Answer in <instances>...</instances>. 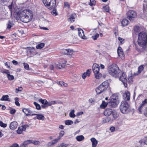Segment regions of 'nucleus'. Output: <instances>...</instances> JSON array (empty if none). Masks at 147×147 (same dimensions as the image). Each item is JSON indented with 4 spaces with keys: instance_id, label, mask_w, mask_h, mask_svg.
<instances>
[{
    "instance_id": "obj_15",
    "label": "nucleus",
    "mask_w": 147,
    "mask_h": 147,
    "mask_svg": "<svg viewBox=\"0 0 147 147\" xmlns=\"http://www.w3.org/2000/svg\"><path fill=\"white\" fill-rule=\"evenodd\" d=\"M123 97L125 100H129L130 98V94L128 91H125L123 94Z\"/></svg>"
},
{
    "instance_id": "obj_29",
    "label": "nucleus",
    "mask_w": 147,
    "mask_h": 147,
    "mask_svg": "<svg viewBox=\"0 0 147 147\" xmlns=\"http://www.w3.org/2000/svg\"><path fill=\"white\" fill-rule=\"evenodd\" d=\"M76 15L75 14H72L70 16V17L68 19V20L69 22H73L74 21V19L75 18V17Z\"/></svg>"
},
{
    "instance_id": "obj_2",
    "label": "nucleus",
    "mask_w": 147,
    "mask_h": 147,
    "mask_svg": "<svg viewBox=\"0 0 147 147\" xmlns=\"http://www.w3.org/2000/svg\"><path fill=\"white\" fill-rule=\"evenodd\" d=\"M108 70L111 75L115 77L117 76L120 72L118 66L115 64L109 65L108 67Z\"/></svg>"
},
{
    "instance_id": "obj_51",
    "label": "nucleus",
    "mask_w": 147,
    "mask_h": 147,
    "mask_svg": "<svg viewBox=\"0 0 147 147\" xmlns=\"http://www.w3.org/2000/svg\"><path fill=\"white\" fill-rule=\"evenodd\" d=\"M55 65H56V66L57 67H55V69H61V67H60V63H55Z\"/></svg>"
},
{
    "instance_id": "obj_32",
    "label": "nucleus",
    "mask_w": 147,
    "mask_h": 147,
    "mask_svg": "<svg viewBox=\"0 0 147 147\" xmlns=\"http://www.w3.org/2000/svg\"><path fill=\"white\" fill-rule=\"evenodd\" d=\"M144 68V67L143 65L140 66L138 68V70L137 73H136V75H138V74H140V73H141V71L143 70Z\"/></svg>"
},
{
    "instance_id": "obj_6",
    "label": "nucleus",
    "mask_w": 147,
    "mask_h": 147,
    "mask_svg": "<svg viewBox=\"0 0 147 147\" xmlns=\"http://www.w3.org/2000/svg\"><path fill=\"white\" fill-rule=\"evenodd\" d=\"M120 109L121 112L123 114H127L129 112L130 110L129 105L126 101L124 100L121 102Z\"/></svg>"
},
{
    "instance_id": "obj_62",
    "label": "nucleus",
    "mask_w": 147,
    "mask_h": 147,
    "mask_svg": "<svg viewBox=\"0 0 147 147\" xmlns=\"http://www.w3.org/2000/svg\"><path fill=\"white\" fill-rule=\"evenodd\" d=\"M22 89V88L21 87H19L18 88L16 89V91L17 90V92H16L17 93L18 91H21Z\"/></svg>"
},
{
    "instance_id": "obj_13",
    "label": "nucleus",
    "mask_w": 147,
    "mask_h": 147,
    "mask_svg": "<svg viewBox=\"0 0 147 147\" xmlns=\"http://www.w3.org/2000/svg\"><path fill=\"white\" fill-rule=\"evenodd\" d=\"M147 104V98H146L144 100L142 101V104L138 108V110L140 113H142V109H143L145 107Z\"/></svg>"
},
{
    "instance_id": "obj_47",
    "label": "nucleus",
    "mask_w": 147,
    "mask_h": 147,
    "mask_svg": "<svg viewBox=\"0 0 147 147\" xmlns=\"http://www.w3.org/2000/svg\"><path fill=\"white\" fill-rule=\"evenodd\" d=\"M55 101H52L50 102H47V104L46 105L47 106H50L53 104H55Z\"/></svg>"
},
{
    "instance_id": "obj_11",
    "label": "nucleus",
    "mask_w": 147,
    "mask_h": 147,
    "mask_svg": "<svg viewBox=\"0 0 147 147\" xmlns=\"http://www.w3.org/2000/svg\"><path fill=\"white\" fill-rule=\"evenodd\" d=\"M119 80L123 82L125 87H126L127 86V80L126 75L124 72H123L120 76Z\"/></svg>"
},
{
    "instance_id": "obj_26",
    "label": "nucleus",
    "mask_w": 147,
    "mask_h": 147,
    "mask_svg": "<svg viewBox=\"0 0 147 147\" xmlns=\"http://www.w3.org/2000/svg\"><path fill=\"white\" fill-rule=\"evenodd\" d=\"M0 100L1 101H10V99L9 98V96L7 95H3L2 97L0 99Z\"/></svg>"
},
{
    "instance_id": "obj_49",
    "label": "nucleus",
    "mask_w": 147,
    "mask_h": 147,
    "mask_svg": "<svg viewBox=\"0 0 147 147\" xmlns=\"http://www.w3.org/2000/svg\"><path fill=\"white\" fill-rule=\"evenodd\" d=\"M15 104L18 106L20 105V104L18 102L19 99L18 98L16 97L15 99Z\"/></svg>"
},
{
    "instance_id": "obj_57",
    "label": "nucleus",
    "mask_w": 147,
    "mask_h": 147,
    "mask_svg": "<svg viewBox=\"0 0 147 147\" xmlns=\"http://www.w3.org/2000/svg\"><path fill=\"white\" fill-rule=\"evenodd\" d=\"M16 112V110L15 109H12L10 110L9 112L11 114H13L15 113Z\"/></svg>"
},
{
    "instance_id": "obj_5",
    "label": "nucleus",
    "mask_w": 147,
    "mask_h": 147,
    "mask_svg": "<svg viewBox=\"0 0 147 147\" xmlns=\"http://www.w3.org/2000/svg\"><path fill=\"white\" fill-rule=\"evenodd\" d=\"M119 98V94L116 93L113 94L111 96L110 98L109 99L110 101V102L109 103V105L113 107H116L118 104L117 102V100Z\"/></svg>"
},
{
    "instance_id": "obj_19",
    "label": "nucleus",
    "mask_w": 147,
    "mask_h": 147,
    "mask_svg": "<svg viewBox=\"0 0 147 147\" xmlns=\"http://www.w3.org/2000/svg\"><path fill=\"white\" fill-rule=\"evenodd\" d=\"M18 123L16 121H13L9 125V127L11 129H15L17 127Z\"/></svg>"
},
{
    "instance_id": "obj_24",
    "label": "nucleus",
    "mask_w": 147,
    "mask_h": 147,
    "mask_svg": "<svg viewBox=\"0 0 147 147\" xmlns=\"http://www.w3.org/2000/svg\"><path fill=\"white\" fill-rule=\"evenodd\" d=\"M22 111L27 116L30 115L31 113L32 112L29 109H23Z\"/></svg>"
},
{
    "instance_id": "obj_35",
    "label": "nucleus",
    "mask_w": 147,
    "mask_h": 147,
    "mask_svg": "<svg viewBox=\"0 0 147 147\" xmlns=\"http://www.w3.org/2000/svg\"><path fill=\"white\" fill-rule=\"evenodd\" d=\"M38 101L44 105H46L47 103V101L46 99H42L41 98L38 100Z\"/></svg>"
},
{
    "instance_id": "obj_27",
    "label": "nucleus",
    "mask_w": 147,
    "mask_h": 147,
    "mask_svg": "<svg viewBox=\"0 0 147 147\" xmlns=\"http://www.w3.org/2000/svg\"><path fill=\"white\" fill-rule=\"evenodd\" d=\"M111 115L112 116V118H113L114 120L117 118L118 116V115L117 114L116 112L115 111H113Z\"/></svg>"
},
{
    "instance_id": "obj_30",
    "label": "nucleus",
    "mask_w": 147,
    "mask_h": 147,
    "mask_svg": "<svg viewBox=\"0 0 147 147\" xmlns=\"http://www.w3.org/2000/svg\"><path fill=\"white\" fill-rule=\"evenodd\" d=\"M7 28L8 29H10L13 25V22L11 21H9L7 24Z\"/></svg>"
},
{
    "instance_id": "obj_63",
    "label": "nucleus",
    "mask_w": 147,
    "mask_h": 147,
    "mask_svg": "<svg viewBox=\"0 0 147 147\" xmlns=\"http://www.w3.org/2000/svg\"><path fill=\"white\" fill-rule=\"evenodd\" d=\"M52 13L53 15H54L55 16L57 15L56 12V11L54 10H53L52 12Z\"/></svg>"
},
{
    "instance_id": "obj_48",
    "label": "nucleus",
    "mask_w": 147,
    "mask_h": 147,
    "mask_svg": "<svg viewBox=\"0 0 147 147\" xmlns=\"http://www.w3.org/2000/svg\"><path fill=\"white\" fill-rule=\"evenodd\" d=\"M23 64L24 67L25 69L28 70L29 68V65L28 64L26 63H24Z\"/></svg>"
},
{
    "instance_id": "obj_8",
    "label": "nucleus",
    "mask_w": 147,
    "mask_h": 147,
    "mask_svg": "<svg viewBox=\"0 0 147 147\" xmlns=\"http://www.w3.org/2000/svg\"><path fill=\"white\" fill-rule=\"evenodd\" d=\"M44 5L49 9L54 8L56 5L55 0H42Z\"/></svg>"
},
{
    "instance_id": "obj_53",
    "label": "nucleus",
    "mask_w": 147,
    "mask_h": 147,
    "mask_svg": "<svg viewBox=\"0 0 147 147\" xmlns=\"http://www.w3.org/2000/svg\"><path fill=\"white\" fill-rule=\"evenodd\" d=\"M95 1L94 0H90V2L89 4L90 6H92L95 4Z\"/></svg>"
},
{
    "instance_id": "obj_44",
    "label": "nucleus",
    "mask_w": 147,
    "mask_h": 147,
    "mask_svg": "<svg viewBox=\"0 0 147 147\" xmlns=\"http://www.w3.org/2000/svg\"><path fill=\"white\" fill-rule=\"evenodd\" d=\"M103 9L105 11L108 12L109 11V7L108 5H106L103 7Z\"/></svg>"
},
{
    "instance_id": "obj_56",
    "label": "nucleus",
    "mask_w": 147,
    "mask_h": 147,
    "mask_svg": "<svg viewBox=\"0 0 147 147\" xmlns=\"http://www.w3.org/2000/svg\"><path fill=\"white\" fill-rule=\"evenodd\" d=\"M0 125L3 127H6L7 126V125L6 124L4 123L2 121H0Z\"/></svg>"
},
{
    "instance_id": "obj_64",
    "label": "nucleus",
    "mask_w": 147,
    "mask_h": 147,
    "mask_svg": "<svg viewBox=\"0 0 147 147\" xmlns=\"http://www.w3.org/2000/svg\"><path fill=\"white\" fill-rule=\"evenodd\" d=\"M144 115L146 117H147V107L146 108L145 110L144 113Z\"/></svg>"
},
{
    "instance_id": "obj_43",
    "label": "nucleus",
    "mask_w": 147,
    "mask_h": 147,
    "mask_svg": "<svg viewBox=\"0 0 147 147\" xmlns=\"http://www.w3.org/2000/svg\"><path fill=\"white\" fill-rule=\"evenodd\" d=\"M99 34L96 33L95 35L92 36V37L93 40H96L99 37Z\"/></svg>"
},
{
    "instance_id": "obj_50",
    "label": "nucleus",
    "mask_w": 147,
    "mask_h": 147,
    "mask_svg": "<svg viewBox=\"0 0 147 147\" xmlns=\"http://www.w3.org/2000/svg\"><path fill=\"white\" fill-rule=\"evenodd\" d=\"M55 64L54 63L53 64L51 65L50 66L49 68L51 70H53V69L55 68V67H57Z\"/></svg>"
},
{
    "instance_id": "obj_22",
    "label": "nucleus",
    "mask_w": 147,
    "mask_h": 147,
    "mask_svg": "<svg viewBox=\"0 0 147 147\" xmlns=\"http://www.w3.org/2000/svg\"><path fill=\"white\" fill-rule=\"evenodd\" d=\"M30 143H31V140H26L20 145V147H26L27 145Z\"/></svg>"
},
{
    "instance_id": "obj_4",
    "label": "nucleus",
    "mask_w": 147,
    "mask_h": 147,
    "mask_svg": "<svg viewBox=\"0 0 147 147\" xmlns=\"http://www.w3.org/2000/svg\"><path fill=\"white\" fill-rule=\"evenodd\" d=\"M109 86V84L107 81H105L102 83L96 89V91L97 94L105 91Z\"/></svg>"
},
{
    "instance_id": "obj_18",
    "label": "nucleus",
    "mask_w": 147,
    "mask_h": 147,
    "mask_svg": "<svg viewBox=\"0 0 147 147\" xmlns=\"http://www.w3.org/2000/svg\"><path fill=\"white\" fill-rule=\"evenodd\" d=\"M110 102L109 100V101L105 102V101H103L102 104L100 105L101 107L102 108H105L106 106H108L111 108H113V107L109 105V103Z\"/></svg>"
},
{
    "instance_id": "obj_3",
    "label": "nucleus",
    "mask_w": 147,
    "mask_h": 147,
    "mask_svg": "<svg viewBox=\"0 0 147 147\" xmlns=\"http://www.w3.org/2000/svg\"><path fill=\"white\" fill-rule=\"evenodd\" d=\"M138 42L139 45L142 47L147 45V34L143 32L140 33L138 34Z\"/></svg>"
},
{
    "instance_id": "obj_16",
    "label": "nucleus",
    "mask_w": 147,
    "mask_h": 147,
    "mask_svg": "<svg viewBox=\"0 0 147 147\" xmlns=\"http://www.w3.org/2000/svg\"><path fill=\"white\" fill-rule=\"evenodd\" d=\"M78 35L79 36L83 39H85V36L84 34V31L80 28H78Z\"/></svg>"
},
{
    "instance_id": "obj_40",
    "label": "nucleus",
    "mask_w": 147,
    "mask_h": 147,
    "mask_svg": "<svg viewBox=\"0 0 147 147\" xmlns=\"http://www.w3.org/2000/svg\"><path fill=\"white\" fill-rule=\"evenodd\" d=\"M7 78L9 80H12L14 78V77L12 75H11L10 74L7 76Z\"/></svg>"
},
{
    "instance_id": "obj_37",
    "label": "nucleus",
    "mask_w": 147,
    "mask_h": 147,
    "mask_svg": "<svg viewBox=\"0 0 147 147\" xmlns=\"http://www.w3.org/2000/svg\"><path fill=\"white\" fill-rule=\"evenodd\" d=\"M144 3L143 4V11L147 9V0H144Z\"/></svg>"
},
{
    "instance_id": "obj_25",
    "label": "nucleus",
    "mask_w": 147,
    "mask_h": 147,
    "mask_svg": "<svg viewBox=\"0 0 147 147\" xmlns=\"http://www.w3.org/2000/svg\"><path fill=\"white\" fill-rule=\"evenodd\" d=\"M90 140L92 143V147H96L98 144V142L97 140L95 138H92Z\"/></svg>"
},
{
    "instance_id": "obj_54",
    "label": "nucleus",
    "mask_w": 147,
    "mask_h": 147,
    "mask_svg": "<svg viewBox=\"0 0 147 147\" xmlns=\"http://www.w3.org/2000/svg\"><path fill=\"white\" fill-rule=\"evenodd\" d=\"M65 132L63 131H60V133H59V136L58 137V138H60L61 137H62L63 136Z\"/></svg>"
},
{
    "instance_id": "obj_41",
    "label": "nucleus",
    "mask_w": 147,
    "mask_h": 147,
    "mask_svg": "<svg viewBox=\"0 0 147 147\" xmlns=\"http://www.w3.org/2000/svg\"><path fill=\"white\" fill-rule=\"evenodd\" d=\"M34 104L36 106V108L37 109L39 110L41 109L40 105L36 102H34Z\"/></svg>"
},
{
    "instance_id": "obj_7",
    "label": "nucleus",
    "mask_w": 147,
    "mask_h": 147,
    "mask_svg": "<svg viewBox=\"0 0 147 147\" xmlns=\"http://www.w3.org/2000/svg\"><path fill=\"white\" fill-rule=\"evenodd\" d=\"M100 69L99 65L97 64H94L92 66V70L95 77L97 79L100 78L102 76L101 74L99 72Z\"/></svg>"
},
{
    "instance_id": "obj_33",
    "label": "nucleus",
    "mask_w": 147,
    "mask_h": 147,
    "mask_svg": "<svg viewBox=\"0 0 147 147\" xmlns=\"http://www.w3.org/2000/svg\"><path fill=\"white\" fill-rule=\"evenodd\" d=\"M36 118L39 120H43L45 118V117L41 114H38Z\"/></svg>"
},
{
    "instance_id": "obj_23",
    "label": "nucleus",
    "mask_w": 147,
    "mask_h": 147,
    "mask_svg": "<svg viewBox=\"0 0 147 147\" xmlns=\"http://www.w3.org/2000/svg\"><path fill=\"white\" fill-rule=\"evenodd\" d=\"M112 109H105L104 111V115L105 116H109L112 113L113 111Z\"/></svg>"
},
{
    "instance_id": "obj_14",
    "label": "nucleus",
    "mask_w": 147,
    "mask_h": 147,
    "mask_svg": "<svg viewBox=\"0 0 147 147\" xmlns=\"http://www.w3.org/2000/svg\"><path fill=\"white\" fill-rule=\"evenodd\" d=\"M28 125H25L23 126H22L19 127L17 131V133L18 134H21L23 131H25L27 127H28Z\"/></svg>"
},
{
    "instance_id": "obj_60",
    "label": "nucleus",
    "mask_w": 147,
    "mask_h": 147,
    "mask_svg": "<svg viewBox=\"0 0 147 147\" xmlns=\"http://www.w3.org/2000/svg\"><path fill=\"white\" fill-rule=\"evenodd\" d=\"M10 63L9 62H6L5 64V65L7 66V67L8 68H10Z\"/></svg>"
},
{
    "instance_id": "obj_52",
    "label": "nucleus",
    "mask_w": 147,
    "mask_h": 147,
    "mask_svg": "<svg viewBox=\"0 0 147 147\" xmlns=\"http://www.w3.org/2000/svg\"><path fill=\"white\" fill-rule=\"evenodd\" d=\"M118 39L121 44H123L124 43L125 40L124 39L121 37H119Z\"/></svg>"
},
{
    "instance_id": "obj_17",
    "label": "nucleus",
    "mask_w": 147,
    "mask_h": 147,
    "mask_svg": "<svg viewBox=\"0 0 147 147\" xmlns=\"http://www.w3.org/2000/svg\"><path fill=\"white\" fill-rule=\"evenodd\" d=\"M117 53L118 55L121 58L123 57H124V54L123 50L121 48L119 47L117 49Z\"/></svg>"
},
{
    "instance_id": "obj_12",
    "label": "nucleus",
    "mask_w": 147,
    "mask_h": 147,
    "mask_svg": "<svg viewBox=\"0 0 147 147\" xmlns=\"http://www.w3.org/2000/svg\"><path fill=\"white\" fill-rule=\"evenodd\" d=\"M61 52L64 55H71L73 54V51L70 49H63L61 51Z\"/></svg>"
},
{
    "instance_id": "obj_39",
    "label": "nucleus",
    "mask_w": 147,
    "mask_h": 147,
    "mask_svg": "<svg viewBox=\"0 0 147 147\" xmlns=\"http://www.w3.org/2000/svg\"><path fill=\"white\" fill-rule=\"evenodd\" d=\"M140 28L138 26H136L134 28V30L136 33H138L140 31Z\"/></svg>"
},
{
    "instance_id": "obj_61",
    "label": "nucleus",
    "mask_w": 147,
    "mask_h": 147,
    "mask_svg": "<svg viewBox=\"0 0 147 147\" xmlns=\"http://www.w3.org/2000/svg\"><path fill=\"white\" fill-rule=\"evenodd\" d=\"M60 146L61 147H67L68 146V144L62 143L60 144Z\"/></svg>"
},
{
    "instance_id": "obj_31",
    "label": "nucleus",
    "mask_w": 147,
    "mask_h": 147,
    "mask_svg": "<svg viewBox=\"0 0 147 147\" xmlns=\"http://www.w3.org/2000/svg\"><path fill=\"white\" fill-rule=\"evenodd\" d=\"M76 139L78 141L80 142L84 140V137L83 135H80L76 136Z\"/></svg>"
},
{
    "instance_id": "obj_55",
    "label": "nucleus",
    "mask_w": 147,
    "mask_h": 147,
    "mask_svg": "<svg viewBox=\"0 0 147 147\" xmlns=\"http://www.w3.org/2000/svg\"><path fill=\"white\" fill-rule=\"evenodd\" d=\"M65 7L69 8L70 7V5L69 3L67 2H65L64 3Z\"/></svg>"
},
{
    "instance_id": "obj_42",
    "label": "nucleus",
    "mask_w": 147,
    "mask_h": 147,
    "mask_svg": "<svg viewBox=\"0 0 147 147\" xmlns=\"http://www.w3.org/2000/svg\"><path fill=\"white\" fill-rule=\"evenodd\" d=\"M60 139V138H57V139H56L53 140H52L51 141L52 142V144L53 145L56 143H57L58 140Z\"/></svg>"
},
{
    "instance_id": "obj_9",
    "label": "nucleus",
    "mask_w": 147,
    "mask_h": 147,
    "mask_svg": "<svg viewBox=\"0 0 147 147\" xmlns=\"http://www.w3.org/2000/svg\"><path fill=\"white\" fill-rule=\"evenodd\" d=\"M127 16L128 19L131 21H133L137 17L136 12L134 10H130L127 13Z\"/></svg>"
},
{
    "instance_id": "obj_28",
    "label": "nucleus",
    "mask_w": 147,
    "mask_h": 147,
    "mask_svg": "<svg viewBox=\"0 0 147 147\" xmlns=\"http://www.w3.org/2000/svg\"><path fill=\"white\" fill-rule=\"evenodd\" d=\"M121 23L123 26H125L129 24V21L127 19H124L122 21Z\"/></svg>"
},
{
    "instance_id": "obj_45",
    "label": "nucleus",
    "mask_w": 147,
    "mask_h": 147,
    "mask_svg": "<svg viewBox=\"0 0 147 147\" xmlns=\"http://www.w3.org/2000/svg\"><path fill=\"white\" fill-rule=\"evenodd\" d=\"M31 143L34 145H38L40 144V142L38 141L31 140Z\"/></svg>"
},
{
    "instance_id": "obj_36",
    "label": "nucleus",
    "mask_w": 147,
    "mask_h": 147,
    "mask_svg": "<svg viewBox=\"0 0 147 147\" xmlns=\"http://www.w3.org/2000/svg\"><path fill=\"white\" fill-rule=\"evenodd\" d=\"M75 112V111L73 109L72 110L70 113H69V116L71 117L74 118L75 117L76 115L74 114V113Z\"/></svg>"
},
{
    "instance_id": "obj_58",
    "label": "nucleus",
    "mask_w": 147,
    "mask_h": 147,
    "mask_svg": "<svg viewBox=\"0 0 147 147\" xmlns=\"http://www.w3.org/2000/svg\"><path fill=\"white\" fill-rule=\"evenodd\" d=\"M3 73H5L7 74V76L9 74H10V72L9 71V70L7 69H5L3 71Z\"/></svg>"
},
{
    "instance_id": "obj_20",
    "label": "nucleus",
    "mask_w": 147,
    "mask_h": 147,
    "mask_svg": "<svg viewBox=\"0 0 147 147\" xmlns=\"http://www.w3.org/2000/svg\"><path fill=\"white\" fill-rule=\"evenodd\" d=\"M114 121V120L110 117H106L103 120L102 122L103 123H105L108 122L110 123H112Z\"/></svg>"
},
{
    "instance_id": "obj_46",
    "label": "nucleus",
    "mask_w": 147,
    "mask_h": 147,
    "mask_svg": "<svg viewBox=\"0 0 147 147\" xmlns=\"http://www.w3.org/2000/svg\"><path fill=\"white\" fill-rule=\"evenodd\" d=\"M59 84L61 86H64L65 87H67V84L66 83L63 82V81H60L59 82Z\"/></svg>"
},
{
    "instance_id": "obj_59",
    "label": "nucleus",
    "mask_w": 147,
    "mask_h": 147,
    "mask_svg": "<svg viewBox=\"0 0 147 147\" xmlns=\"http://www.w3.org/2000/svg\"><path fill=\"white\" fill-rule=\"evenodd\" d=\"M9 147H19V145L16 143H14L10 146Z\"/></svg>"
},
{
    "instance_id": "obj_10",
    "label": "nucleus",
    "mask_w": 147,
    "mask_h": 147,
    "mask_svg": "<svg viewBox=\"0 0 147 147\" xmlns=\"http://www.w3.org/2000/svg\"><path fill=\"white\" fill-rule=\"evenodd\" d=\"M25 49H27V55L29 57H32L36 54V51L33 47H27Z\"/></svg>"
},
{
    "instance_id": "obj_38",
    "label": "nucleus",
    "mask_w": 147,
    "mask_h": 147,
    "mask_svg": "<svg viewBox=\"0 0 147 147\" xmlns=\"http://www.w3.org/2000/svg\"><path fill=\"white\" fill-rule=\"evenodd\" d=\"M73 121L71 120H67L65 121V123L67 125H70L73 123Z\"/></svg>"
},
{
    "instance_id": "obj_34",
    "label": "nucleus",
    "mask_w": 147,
    "mask_h": 147,
    "mask_svg": "<svg viewBox=\"0 0 147 147\" xmlns=\"http://www.w3.org/2000/svg\"><path fill=\"white\" fill-rule=\"evenodd\" d=\"M45 45L44 43H41L38 44L36 46V48L37 49H42Z\"/></svg>"
},
{
    "instance_id": "obj_1",
    "label": "nucleus",
    "mask_w": 147,
    "mask_h": 147,
    "mask_svg": "<svg viewBox=\"0 0 147 147\" xmlns=\"http://www.w3.org/2000/svg\"><path fill=\"white\" fill-rule=\"evenodd\" d=\"M30 11L25 10L22 11L20 14V18L24 22L27 23L31 20L33 17V14Z\"/></svg>"
},
{
    "instance_id": "obj_21",
    "label": "nucleus",
    "mask_w": 147,
    "mask_h": 147,
    "mask_svg": "<svg viewBox=\"0 0 147 147\" xmlns=\"http://www.w3.org/2000/svg\"><path fill=\"white\" fill-rule=\"evenodd\" d=\"M90 70V69H88L87 70L86 72L84 73L82 75V78L84 79L86 76H89L91 73Z\"/></svg>"
}]
</instances>
